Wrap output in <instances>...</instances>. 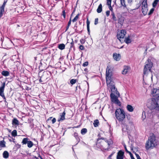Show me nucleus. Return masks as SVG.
<instances>
[{
	"mask_svg": "<svg viewBox=\"0 0 159 159\" xmlns=\"http://www.w3.org/2000/svg\"><path fill=\"white\" fill-rule=\"evenodd\" d=\"M80 41L82 44H84L85 42V39H80Z\"/></svg>",
	"mask_w": 159,
	"mask_h": 159,
	"instance_id": "obj_44",
	"label": "nucleus"
},
{
	"mask_svg": "<svg viewBox=\"0 0 159 159\" xmlns=\"http://www.w3.org/2000/svg\"><path fill=\"white\" fill-rule=\"evenodd\" d=\"M113 57L115 60L116 61H119L121 58V56L120 54H117L116 53H114L113 54Z\"/></svg>",
	"mask_w": 159,
	"mask_h": 159,
	"instance_id": "obj_16",
	"label": "nucleus"
},
{
	"mask_svg": "<svg viewBox=\"0 0 159 159\" xmlns=\"http://www.w3.org/2000/svg\"><path fill=\"white\" fill-rule=\"evenodd\" d=\"M107 86L111 90V93L118 95V97H120V94L117 91V89L115 88V85L112 84V82L110 83V86H109V85H107Z\"/></svg>",
	"mask_w": 159,
	"mask_h": 159,
	"instance_id": "obj_9",
	"label": "nucleus"
},
{
	"mask_svg": "<svg viewBox=\"0 0 159 159\" xmlns=\"http://www.w3.org/2000/svg\"><path fill=\"white\" fill-rule=\"evenodd\" d=\"M123 48V46L121 47V48Z\"/></svg>",
	"mask_w": 159,
	"mask_h": 159,
	"instance_id": "obj_63",
	"label": "nucleus"
},
{
	"mask_svg": "<svg viewBox=\"0 0 159 159\" xmlns=\"http://www.w3.org/2000/svg\"><path fill=\"white\" fill-rule=\"evenodd\" d=\"M27 144L28 147L29 148L32 147L33 145V143L30 141H29Z\"/></svg>",
	"mask_w": 159,
	"mask_h": 159,
	"instance_id": "obj_33",
	"label": "nucleus"
},
{
	"mask_svg": "<svg viewBox=\"0 0 159 159\" xmlns=\"http://www.w3.org/2000/svg\"><path fill=\"white\" fill-rule=\"evenodd\" d=\"M70 26H69L68 25L66 27V30H65V32L67 31V30L69 28V27Z\"/></svg>",
	"mask_w": 159,
	"mask_h": 159,
	"instance_id": "obj_59",
	"label": "nucleus"
},
{
	"mask_svg": "<svg viewBox=\"0 0 159 159\" xmlns=\"http://www.w3.org/2000/svg\"><path fill=\"white\" fill-rule=\"evenodd\" d=\"M7 2V1H4V2L2 7H0V9H1L2 10H4L5 6L6 3Z\"/></svg>",
	"mask_w": 159,
	"mask_h": 159,
	"instance_id": "obj_42",
	"label": "nucleus"
},
{
	"mask_svg": "<svg viewBox=\"0 0 159 159\" xmlns=\"http://www.w3.org/2000/svg\"><path fill=\"white\" fill-rule=\"evenodd\" d=\"M62 15L64 19L66 18V12L65 10L63 11L62 12Z\"/></svg>",
	"mask_w": 159,
	"mask_h": 159,
	"instance_id": "obj_48",
	"label": "nucleus"
},
{
	"mask_svg": "<svg viewBox=\"0 0 159 159\" xmlns=\"http://www.w3.org/2000/svg\"><path fill=\"white\" fill-rule=\"evenodd\" d=\"M129 67L127 66H125L124 67L123 70L122 71V73L123 74L125 75L127 72L129 70Z\"/></svg>",
	"mask_w": 159,
	"mask_h": 159,
	"instance_id": "obj_17",
	"label": "nucleus"
},
{
	"mask_svg": "<svg viewBox=\"0 0 159 159\" xmlns=\"http://www.w3.org/2000/svg\"><path fill=\"white\" fill-rule=\"evenodd\" d=\"M56 121V119L55 118H54L52 120V124L54 123Z\"/></svg>",
	"mask_w": 159,
	"mask_h": 159,
	"instance_id": "obj_54",
	"label": "nucleus"
},
{
	"mask_svg": "<svg viewBox=\"0 0 159 159\" xmlns=\"http://www.w3.org/2000/svg\"><path fill=\"white\" fill-rule=\"evenodd\" d=\"M80 15L79 14H78L75 17V18H74V19H73L72 20V22H75V21H76V20H78V18H79V16Z\"/></svg>",
	"mask_w": 159,
	"mask_h": 159,
	"instance_id": "obj_38",
	"label": "nucleus"
},
{
	"mask_svg": "<svg viewBox=\"0 0 159 159\" xmlns=\"http://www.w3.org/2000/svg\"><path fill=\"white\" fill-rule=\"evenodd\" d=\"M126 34V32L125 30H121L120 32L117 34V39L121 41L120 39H123L125 35Z\"/></svg>",
	"mask_w": 159,
	"mask_h": 159,
	"instance_id": "obj_10",
	"label": "nucleus"
},
{
	"mask_svg": "<svg viewBox=\"0 0 159 159\" xmlns=\"http://www.w3.org/2000/svg\"><path fill=\"white\" fill-rule=\"evenodd\" d=\"M73 135L76 139L77 141L78 142H79L80 139L79 137L78 134L77 133L75 132L74 133Z\"/></svg>",
	"mask_w": 159,
	"mask_h": 159,
	"instance_id": "obj_23",
	"label": "nucleus"
},
{
	"mask_svg": "<svg viewBox=\"0 0 159 159\" xmlns=\"http://www.w3.org/2000/svg\"><path fill=\"white\" fill-rule=\"evenodd\" d=\"M130 148H131V150H133V149H134V146H133V144H131V145H130Z\"/></svg>",
	"mask_w": 159,
	"mask_h": 159,
	"instance_id": "obj_55",
	"label": "nucleus"
},
{
	"mask_svg": "<svg viewBox=\"0 0 159 159\" xmlns=\"http://www.w3.org/2000/svg\"><path fill=\"white\" fill-rule=\"evenodd\" d=\"M129 154V155H130L131 159H135L134 158V157H133V155H132V154L131 153H130Z\"/></svg>",
	"mask_w": 159,
	"mask_h": 159,
	"instance_id": "obj_53",
	"label": "nucleus"
},
{
	"mask_svg": "<svg viewBox=\"0 0 159 159\" xmlns=\"http://www.w3.org/2000/svg\"><path fill=\"white\" fill-rule=\"evenodd\" d=\"M146 65L144 66L143 70V74L146 75L148 74L149 72L151 71V69L152 66V64L151 60L148 59L147 63L146 62Z\"/></svg>",
	"mask_w": 159,
	"mask_h": 159,
	"instance_id": "obj_5",
	"label": "nucleus"
},
{
	"mask_svg": "<svg viewBox=\"0 0 159 159\" xmlns=\"http://www.w3.org/2000/svg\"><path fill=\"white\" fill-rule=\"evenodd\" d=\"M76 128H78V126H77L76 127H75Z\"/></svg>",
	"mask_w": 159,
	"mask_h": 159,
	"instance_id": "obj_64",
	"label": "nucleus"
},
{
	"mask_svg": "<svg viewBox=\"0 0 159 159\" xmlns=\"http://www.w3.org/2000/svg\"><path fill=\"white\" fill-rule=\"evenodd\" d=\"M110 13V11H107L106 12V15L107 16H109Z\"/></svg>",
	"mask_w": 159,
	"mask_h": 159,
	"instance_id": "obj_52",
	"label": "nucleus"
},
{
	"mask_svg": "<svg viewBox=\"0 0 159 159\" xmlns=\"http://www.w3.org/2000/svg\"><path fill=\"white\" fill-rule=\"evenodd\" d=\"M58 48L61 50L64 49L65 48V45L63 43L60 44L58 45Z\"/></svg>",
	"mask_w": 159,
	"mask_h": 159,
	"instance_id": "obj_30",
	"label": "nucleus"
},
{
	"mask_svg": "<svg viewBox=\"0 0 159 159\" xmlns=\"http://www.w3.org/2000/svg\"><path fill=\"white\" fill-rule=\"evenodd\" d=\"M2 75L5 76H7L9 75V72L7 71L3 70L1 73Z\"/></svg>",
	"mask_w": 159,
	"mask_h": 159,
	"instance_id": "obj_25",
	"label": "nucleus"
},
{
	"mask_svg": "<svg viewBox=\"0 0 159 159\" xmlns=\"http://www.w3.org/2000/svg\"><path fill=\"white\" fill-rule=\"evenodd\" d=\"M124 18L123 17L121 16L120 17L118 18V23L121 25H122L124 22Z\"/></svg>",
	"mask_w": 159,
	"mask_h": 159,
	"instance_id": "obj_20",
	"label": "nucleus"
},
{
	"mask_svg": "<svg viewBox=\"0 0 159 159\" xmlns=\"http://www.w3.org/2000/svg\"><path fill=\"white\" fill-rule=\"evenodd\" d=\"M132 2V0H128V2L131 3Z\"/></svg>",
	"mask_w": 159,
	"mask_h": 159,
	"instance_id": "obj_60",
	"label": "nucleus"
},
{
	"mask_svg": "<svg viewBox=\"0 0 159 159\" xmlns=\"http://www.w3.org/2000/svg\"><path fill=\"white\" fill-rule=\"evenodd\" d=\"M13 137H15L17 135V131L16 130H14L11 133Z\"/></svg>",
	"mask_w": 159,
	"mask_h": 159,
	"instance_id": "obj_35",
	"label": "nucleus"
},
{
	"mask_svg": "<svg viewBox=\"0 0 159 159\" xmlns=\"http://www.w3.org/2000/svg\"><path fill=\"white\" fill-rule=\"evenodd\" d=\"M135 155L137 159H141L137 153H135Z\"/></svg>",
	"mask_w": 159,
	"mask_h": 159,
	"instance_id": "obj_51",
	"label": "nucleus"
},
{
	"mask_svg": "<svg viewBox=\"0 0 159 159\" xmlns=\"http://www.w3.org/2000/svg\"><path fill=\"white\" fill-rule=\"evenodd\" d=\"M150 109L151 110L155 109L159 111V101L158 99L155 98L152 99L151 104L149 106Z\"/></svg>",
	"mask_w": 159,
	"mask_h": 159,
	"instance_id": "obj_3",
	"label": "nucleus"
},
{
	"mask_svg": "<svg viewBox=\"0 0 159 159\" xmlns=\"http://www.w3.org/2000/svg\"><path fill=\"white\" fill-rule=\"evenodd\" d=\"M28 139V138H24L21 142L23 144H27L29 141Z\"/></svg>",
	"mask_w": 159,
	"mask_h": 159,
	"instance_id": "obj_28",
	"label": "nucleus"
},
{
	"mask_svg": "<svg viewBox=\"0 0 159 159\" xmlns=\"http://www.w3.org/2000/svg\"><path fill=\"white\" fill-rule=\"evenodd\" d=\"M159 1V0H155L152 3L153 7H155L156 6Z\"/></svg>",
	"mask_w": 159,
	"mask_h": 159,
	"instance_id": "obj_34",
	"label": "nucleus"
},
{
	"mask_svg": "<svg viewBox=\"0 0 159 159\" xmlns=\"http://www.w3.org/2000/svg\"><path fill=\"white\" fill-rule=\"evenodd\" d=\"M124 152L122 151H120L117 153L116 159H123Z\"/></svg>",
	"mask_w": 159,
	"mask_h": 159,
	"instance_id": "obj_14",
	"label": "nucleus"
},
{
	"mask_svg": "<svg viewBox=\"0 0 159 159\" xmlns=\"http://www.w3.org/2000/svg\"><path fill=\"white\" fill-rule=\"evenodd\" d=\"M99 121L98 120H96L94 121L93 123V125L95 127H97L98 126L99 124Z\"/></svg>",
	"mask_w": 159,
	"mask_h": 159,
	"instance_id": "obj_31",
	"label": "nucleus"
},
{
	"mask_svg": "<svg viewBox=\"0 0 159 159\" xmlns=\"http://www.w3.org/2000/svg\"><path fill=\"white\" fill-rule=\"evenodd\" d=\"M154 9L152 8L151 10H150L149 13H148V15H151V14H152L153 12L154 11Z\"/></svg>",
	"mask_w": 159,
	"mask_h": 159,
	"instance_id": "obj_43",
	"label": "nucleus"
},
{
	"mask_svg": "<svg viewBox=\"0 0 159 159\" xmlns=\"http://www.w3.org/2000/svg\"><path fill=\"white\" fill-rule=\"evenodd\" d=\"M66 115V112H65V111H64L63 113H61V117L60 119L58 120V121H63L65 120V116Z\"/></svg>",
	"mask_w": 159,
	"mask_h": 159,
	"instance_id": "obj_18",
	"label": "nucleus"
},
{
	"mask_svg": "<svg viewBox=\"0 0 159 159\" xmlns=\"http://www.w3.org/2000/svg\"><path fill=\"white\" fill-rule=\"evenodd\" d=\"M114 153H112L108 157L109 159H112V158H111V157L113 155Z\"/></svg>",
	"mask_w": 159,
	"mask_h": 159,
	"instance_id": "obj_56",
	"label": "nucleus"
},
{
	"mask_svg": "<svg viewBox=\"0 0 159 159\" xmlns=\"http://www.w3.org/2000/svg\"><path fill=\"white\" fill-rule=\"evenodd\" d=\"M19 124V121L16 118L13 119L12 122V124L13 125H18Z\"/></svg>",
	"mask_w": 159,
	"mask_h": 159,
	"instance_id": "obj_21",
	"label": "nucleus"
},
{
	"mask_svg": "<svg viewBox=\"0 0 159 159\" xmlns=\"http://www.w3.org/2000/svg\"><path fill=\"white\" fill-rule=\"evenodd\" d=\"M88 65V61H86L84 62L82 65L83 66L85 67L87 66Z\"/></svg>",
	"mask_w": 159,
	"mask_h": 159,
	"instance_id": "obj_45",
	"label": "nucleus"
},
{
	"mask_svg": "<svg viewBox=\"0 0 159 159\" xmlns=\"http://www.w3.org/2000/svg\"><path fill=\"white\" fill-rule=\"evenodd\" d=\"M52 118V117H50L49 118H50V119H51V118Z\"/></svg>",
	"mask_w": 159,
	"mask_h": 159,
	"instance_id": "obj_62",
	"label": "nucleus"
},
{
	"mask_svg": "<svg viewBox=\"0 0 159 159\" xmlns=\"http://www.w3.org/2000/svg\"><path fill=\"white\" fill-rule=\"evenodd\" d=\"M79 48L81 50H84V46L82 45H80Z\"/></svg>",
	"mask_w": 159,
	"mask_h": 159,
	"instance_id": "obj_49",
	"label": "nucleus"
},
{
	"mask_svg": "<svg viewBox=\"0 0 159 159\" xmlns=\"http://www.w3.org/2000/svg\"><path fill=\"white\" fill-rule=\"evenodd\" d=\"M116 117L119 121H122L125 118V113L124 111L120 108L117 109L115 113Z\"/></svg>",
	"mask_w": 159,
	"mask_h": 159,
	"instance_id": "obj_2",
	"label": "nucleus"
},
{
	"mask_svg": "<svg viewBox=\"0 0 159 159\" xmlns=\"http://www.w3.org/2000/svg\"><path fill=\"white\" fill-rule=\"evenodd\" d=\"M132 41L129 38V36H128V37L125 38L124 42L127 44L130 43Z\"/></svg>",
	"mask_w": 159,
	"mask_h": 159,
	"instance_id": "obj_22",
	"label": "nucleus"
},
{
	"mask_svg": "<svg viewBox=\"0 0 159 159\" xmlns=\"http://www.w3.org/2000/svg\"><path fill=\"white\" fill-rule=\"evenodd\" d=\"M120 1L121 5L122 6H123L125 7H126V5L125 4V0H120Z\"/></svg>",
	"mask_w": 159,
	"mask_h": 159,
	"instance_id": "obj_40",
	"label": "nucleus"
},
{
	"mask_svg": "<svg viewBox=\"0 0 159 159\" xmlns=\"http://www.w3.org/2000/svg\"><path fill=\"white\" fill-rule=\"evenodd\" d=\"M148 10L147 0H143L142 4V11L144 15H146Z\"/></svg>",
	"mask_w": 159,
	"mask_h": 159,
	"instance_id": "obj_8",
	"label": "nucleus"
},
{
	"mask_svg": "<svg viewBox=\"0 0 159 159\" xmlns=\"http://www.w3.org/2000/svg\"><path fill=\"white\" fill-rule=\"evenodd\" d=\"M124 148H125V150L126 152L127 153H129V154H130V153H131L129 151H128V150H127V149L126 146V145H125H125H124Z\"/></svg>",
	"mask_w": 159,
	"mask_h": 159,
	"instance_id": "obj_46",
	"label": "nucleus"
},
{
	"mask_svg": "<svg viewBox=\"0 0 159 159\" xmlns=\"http://www.w3.org/2000/svg\"><path fill=\"white\" fill-rule=\"evenodd\" d=\"M98 18H95V19L94 24L95 25H97L98 23Z\"/></svg>",
	"mask_w": 159,
	"mask_h": 159,
	"instance_id": "obj_50",
	"label": "nucleus"
},
{
	"mask_svg": "<svg viewBox=\"0 0 159 159\" xmlns=\"http://www.w3.org/2000/svg\"><path fill=\"white\" fill-rule=\"evenodd\" d=\"M87 132V129L86 128H83L81 130V133L82 135L85 134Z\"/></svg>",
	"mask_w": 159,
	"mask_h": 159,
	"instance_id": "obj_29",
	"label": "nucleus"
},
{
	"mask_svg": "<svg viewBox=\"0 0 159 159\" xmlns=\"http://www.w3.org/2000/svg\"><path fill=\"white\" fill-rule=\"evenodd\" d=\"M109 67L108 66H107L106 69V74L107 83V85H109V86H110V83H111L112 82V79L111 78L112 73Z\"/></svg>",
	"mask_w": 159,
	"mask_h": 159,
	"instance_id": "obj_4",
	"label": "nucleus"
},
{
	"mask_svg": "<svg viewBox=\"0 0 159 159\" xmlns=\"http://www.w3.org/2000/svg\"><path fill=\"white\" fill-rule=\"evenodd\" d=\"M98 138L97 139L98 142L99 141V140L100 139H102L104 140L105 141V142L107 143V144L109 146L111 144V142L110 141H108L106 139L103 137H101V136L100 134H98Z\"/></svg>",
	"mask_w": 159,
	"mask_h": 159,
	"instance_id": "obj_15",
	"label": "nucleus"
},
{
	"mask_svg": "<svg viewBox=\"0 0 159 159\" xmlns=\"http://www.w3.org/2000/svg\"><path fill=\"white\" fill-rule=\"evenodd\" d=\"M112 0H107V4L108 6H109V8L110 10L111 11H113V8L111 6V3Z\"/></svg>",
	"mask_w": 159,
	"mask_h": 159,
	"instance_id": "obj_19",
	"label": "nucleus"
},
{
	"mask_svg": "<svg viewBox=\"0 0 159 159\" xmlns=\"http://www.w3.org/2000/svg\"><path fill=\"white\" fill-rule=\"evenodd\" d=\"M102 11V6L101 4H100L99 5L97 10V11L98 13H101Z\"/></svg>",
	"mask_w": 159,
	"mask_h": 159,
	"instance_id": "obj_24",
	"label": "nucleus"
},
{
	"mask_svg": "<svg viewBox=\"0 0 159 159\" xmlns=\"http://www.w3.org/2000/svg\"><path fill=\"white\" fill-rule=\"evenodd\" d=\"M146 118L145 112L143 111L142 113V120H144Z\"/></svg>",
	"mask_w": 159,
	"mask_h": 159,
	"instance_id": "obj_41",
	"label": "nucleus"
},
{
	"mask_svg": "<svg viewBox=\"0 0 159 159\" xmlns=\"http://www.w3.org/2000/svg\"><path fill=\"white\" fill-rule=\"evenodd\" d=\"M71 19H70L69 21L68 22V25L69 26H70V25L71 24Z\"/></svg>",
	"mask_w": 159,
	"mask_h": 159,
	"instance_id": "obj_57",
	"label": "nucleus"
},
{
	"mask_svg": "<svg viewBox=\"0 0 159 159\" xmlns=\"http://www.w3.org/2000/svg\"><path fill=\"white\" fill-rule=\"evenodd\" d=\"M48 75V74L47 73H44L43 76L40 77L39 80V81L40 82H42L47 80L48 78L47 77Z\"/></svg>",
	"mask_w": 159,
	"mask_h": 159,
	"instance_id": "obj_13",
	"label": "nucleus"
},
{
	"mask_svg": "<svg viewBox=\"0 0 159 159\" xmlns=\"http://www.w3.org/2000/svg\"><path fill=\"white\" fill-rule=\"evenodd\" d=\"M116 96L114 94L111 93L110 94V97L111 101L115 104L120 106L121 103L120 101L118 99V95Z\"/></svg>",
	"mask_w": 159,
	"mask_h": 159,
	"instance_id": "obj_7",
	"label": "nucleus"
},
{
	"mask_svg": "<svg viewBox=\"0 0 159 159\" xmlns=\"http://www.w3.org/2000/svg\"><path fill=\"white\" fill-rule=\"evenodd\" d=\"M112 18L111 19L115 21H116L117 20L115 16V15L113 12L111 14Z\"/></svg>",
	"mask_w": 159,
	"mask_h": 159,
	"instance_id": "obj_39",
	"label": "nucleus"
},
{
	"mask_svg": "<svg viewBox=\"0 0 159 159\" xmlns=\"http://www.w3.org/2000/svg\"><path fill=\"white\" fill-rule=\"evenodd\" d=\"M152 94L155 98L158 99L159 98V89H154L152 91Z\"/></svg>",
	"mask_w": 159,
	"mask_h": 159,
	"instance_id": "obj_12",
	"label": "nucleus"
},
{
	"mask_svg": "<svg viewBox=\"0 0 159 159\" xmlns=\"http://www.w3.org/2000/svg\"><path fill=\"white\" fill-rule=\"evenodd\" d=\"M5 86V83L3 82L2 86L0 87V96L2 97L3 99H5V97L4 93V89Z\"/></svg>",
	"mask_w": 159,
	"mask_h": 159,
	"instance_id": "obj_11",
	"label": "nucleus"
},
{
	"mask_svg": "<svg viewBox=\"0 0 159 159\" xmlns=\"http://www.w3.org/2000/svg\"><path fill=\"white\" fill-rule=\"evenodd\" d=\"M3 157L5 158H7L8 157L9 153L7 151H5L3 153Z\"/></svg>",
	"mask_w": 159,
	"mask_h": 159,
	"instance_id": "obj_27",
	"label": "nucleus"
},
{
	"mask_svg": "<svg viewBox=\"0 0 159 159\" xmlns=\"http://www.w3.org/2000/svg\"><path fill=\"white\" fill-rule=\"evenodd\" d=\"M146 65L144 66L143 70V74L146 75L148 74L149 72L151 71V69L152 66V64L151 60L148 59L147 63L146 62Z\"/></svg>",
	"mask_w": 159,
	"mask_h": 159,
	"instance_id": "obj_6",
	"label": "nucleus"
},
{
	"mask_svg": "<svg viewBox=\"0 0 159 159\" xmlns=\"http://www.w3.org/2000/svg\"><path fill=\"white\" fill-rule=\"evenodd\" d=\"M4 10H2L1 9H0V18L2 17V12L4 11Z\"/></svg>",
	"mask_w": 159,
	"mask_h": 159,
	"instance_id": "obj_47",
	"label": "nucleus"
},
{
	"mask_svg": "<svg viewBox=\"0 0 159 159\" xmlns=\"http://www.w3.org/2000/svg\"><path fill=\"white\" fill-rule=\"evenodd\" d=\"M127 110L130 112H132L134 110L133 107L130 105H128L127 106Z\"/></svg>",
	"mask_w": 159,
	"mask_h": 159,
	"instance_id": "obj_26",
	"label": "nucleus"
},
{
	"mask_svg": "<svg viewBox=\"0 0 159 159\" xmlns=\"http://www.w3.org/2000/svg\"><path fill=\"white\" fill-rule=\"evenodd\" d=\"M4 99V101L6 102H6V99L5 98V99Z\"/></svg>",
	"mask_w": 159,
	"mask_h": 159,
	"instance_id": "obj_61",
	"label": "nucleus"
},
{
	"mask_svg": "<svg viewBox=\"0 0 159 159\" xmlns=\"http://www.w3.org/2000/svg\"><path fill=\"white\" fill-rule=\"evenodd\" d=\"M0 147L2 148L5 147V142L3 141H1L0 142Z\"/></svg>",
	"mask_w": 159,
	"mask_h": 159,
	"instance_id": "obj_32",
	"label": "nucleus"
},
{
	"mask_svg": "<svg viewBox=\"0 0 159 159\" xmlns=\"http://www.w3.org/2000/svg\"><path fill=\"white\" fill-rule=\"evenodd\" d=\"M89 24L90 22L87 19V29L88 32H89Z\"/></svg>",
	"mask_w": 159,
	"mask_h": 159,
	"instance_id": "obj_36",
	"label": "nucleus"
},
{
	"mask_svg": "<svg viewBox=\"0 0 159 159\" xmlns=\"http://www.w3.org/2000/svg\"><path fill=\"white\" fill-rule=\"evenodd\" d=\"M157 145L156 136L153 134L148 138V140L145 144V148L147 150H148L150 148H153Z\"/></svg>",
	"mask_w": 159,
	"mask_h": 159,
	"instance_id": "obj_1",
	"label": "nucleus"
},
{
	"mask_svg": "<svg viewBox=\"0 0 159 159\" xmlns=\"http://www.w3.org/2000/svg\"><path fill=\"white\" fill-rule=\"evenodd\" d=\"M74 45V43L73 42V41H72V42L71 43L70 48H72Z\"/></svg>",
	"mask_w": 159,
	"mask_h": 159,
	"instance_id": "obj_58",
	"label": "nucleus"
},
{
	"mask_svg": "<svg viewBox=\"0 0 159 159\" xmlns=\"http://www.w3.org/2000/svg\"><path fill=\"white\" fill-rule=\"evenodd\" d=\"M77 81L76 79H72L70 80V82L72 85H73L76 83Z\"/></svg>",
	"mask_w": 159,
	"mask_h": 159,
	"instance_id": "obj_37",
	"label": "nucleus"
}]
</instances>
